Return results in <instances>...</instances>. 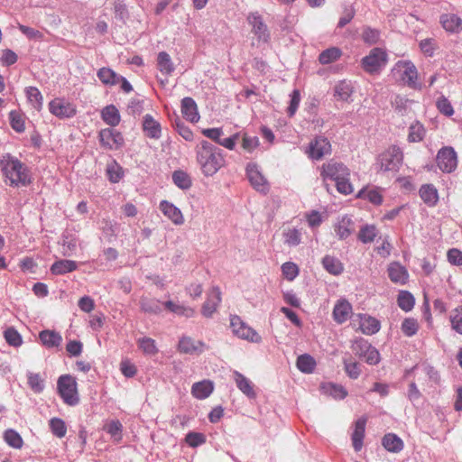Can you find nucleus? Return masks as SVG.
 <instances>
[{
	"mask_svg": "<svg viewBox=\"0 0 462 462\" xmlns=\"http://www.w3.org/2000/svg\"><path fill=\"white\" fill-rule=\"evenodd\" d=\"M0 166L5 183L12 187H26L31 184L32 178L29 169L17 158L9 153L4 154L0 159Z\"/></svg>",
	"mask_w": 462,
	"mask_h": 462,
	"instance_id": "obj_1",
	"label": "nucleus"
},
{
	"mask_svg": "<svg viewBox=\"0 0 462 462\" xmlns=\"http://www.w3.org/2000/svg\"><path fill=\"white\" fill-rule=\"evenodd\" d=\"M197 161L204 175L213 176L224 165L225 158L221 150L208 141H202L196 148Z\"/></svg>",
	"mask_w": 462,
	"mask_h": 462,
	"instance_id": "obj_2",
	"label": "nucleus"
},
{
	"mask_svg": "<svg viewBox=\"0 0 462 462\" xmlns=\"http://www.w3.org/2000/svg\"><path fill=\"white\" fill-rule=\"evenodd\" d=\"M320 175L323 180L327 179L336 182L337 190L344 195H349L354 189L350 182V170L342 162L329 161L321 167Z\"/></svg>",
	"mask_w": 462,
	"mask_h": 462,
	"instance_id": "obj_3",
	"label": "nucleus"
},
{
	"mask_svg": "<svg viewBox=\"0 0 462 462\" xmlns=\"http://www.w3.org/2000/svg\"><path fill=\"white\" fill-rule=\"evenodd\" d=\"M58 393L63 402L69 406H75L79 402L78 383L72 375L63 374L57 382Z\"/></svg>",
	"mask_w": 462,
	"mask_h": 462,
	"instance_id": "obj_4",
	"label": "nucleus"
},
{
	"mask_svg": "<svg viewBox=\"0 0 462 462\" xmlns=\"http://www.w3.org/2000/svg\"><path fill=\"white\" fill-rule=\"evenodd\" d=\"M351 349L356 356L364 359L368 365H374L380 362L379 351L362 337L352 342Z\"/></svg>",
	"mask_w": 462,
	"mask_h": 462,
	"instance_id": "obj_5",
	"label": "nucleus"
},
{
	"mask_svg": "<svg viewBox=\"0 0 462 462\" xmlns=\"http://www.w3.org/2000/svg\"><path fill=\"white\" fill-rule=\"evenodd\" d=\"M380 167L386 171H397L403 162V153L400 147L392 145L380 154Z\"/></svg>",
	"mask_w": 462,
	"mask_h": 462,
	"instance_id": "obj_6",
	"label": "nucleus"
},
{
	"mask_svg": "<svg viewBox=\"0 0 462 462\" xmlns=\"http://www.w3.org/2000/svg\"><path fill=\"white\" fill-rule=\"evenodd\" d=\"M387 62L386 52L380 48H374L369 54L362 59L363 69L370 74H374L385 66Z\"/></svg>",
	"mask_w": 462,
	"mask_h": 462,
	"instance_id": "obj_7",
	"label": "nucleus"
},
{
	"mask_svg": "<svg viewBox=\"0 0 462 462\" xmlns=\"http://www.w3.org/2000/svg\"><path fill=\"white\" fill-rule=\"evenodd\" d=\"M230 328L233 333L240 338L255 343L260 342L262 339L261 336L254 329L249 327L236 315L231 316Z\"/></svg>",
	"mask_w": 462,
	"mask_h": 462,
	"instance_id": "obj_8",
	"label": "nucleus"
},
{
	"mask_svg": "<svg viewBox=\"0 0 462 462\" xmlns=\"http://www.w3.org/2000/svg\"><path fill=\"white\" fill-rule=\"evenodd\" d=\"M437 165L443 172H452L457 166V156L454 148L445 146L441 148L436 157Z\"/></svg>",
	"mask_w": 462,
	"mask_h": 462,
	"instance_id": "obj_9",
	"label": "nucleus"
},
{
	"mask_svg": "<svg viewBox=\"0 0 462 462\" xmlns=\"http://www.w3.org/2000/svg\"><path fill=\"white\" fill-rule=\"evenodd\" d=\"M51 114L60 119L73 117L77 113V106L64 98H54L49 103Z\"/></svg>",
	"mask_w": 462,
	"mask_h": 462,
	"instance_id": "obj_10",
	"label": "nucleus"
},
{
	"mask_svg": "<svg viewBox=\"0 0 462 462\" xmlns=\"http://www.w3.org/2000/svg\"><path fill=\"white\" fill-rule=\"evenodd\" d=\"M98 137L101 146L108 150H117L121 148L125 143L122 134L112 128L100 130Z\"/></svg>",
	"mask_w": 462,
	"mask_h": 462,
	"instance_id": "obj_11",
	"label": "nucleus"
},
{
	"mask_svg": "<svg viewBox=\"0 0 462 462\" xmlns=\"http://www.w3.org/2000/svg\"><path fill=\"white\" fill-rule=\"evenodd\" d=\"M331 144L328 138L318 136L309 144L306 153L313 160H320L324 156L330 154Z\"/></svg>",
	"mask_w": 462,
	"mask_h": 462,
	"instance_id": "obj_12",
	"label": "nucleus"
},
{
	"mask_svg": "<svg viewBox=\"0 0 462 462\" xmlns=\"http://www.w3.org/2000/svg\"><path fill=\"white\" fill-rule=\"evenodd\" d=\"M246 176L255 190L262 193H266L269 190V183L256 164L249 163L247 165Z\"/></svg>",
	"mask_w": 462,
	"mask_h": 462,
	"instance_id": "obj_13",
	"label": "nucleus"
},
{
	"mask_svg": "<svg viewBox=\"0 0 462 462\" xmlns=\"http://www.w3.org/2000/svg\"><path fill=\"white\" fill-rule=\"evenodd\" d=\"M247 22L252 27V32L256 36L258 41L267 42L270 39V33L266 24L263 23L262 16L258 13H251L247 16Z\"/></svg>",
	"mask_w": 462,
	"mask_h": 462,
	"instance_id": "obj_14",
	"label": "nucleus"
},
{
	"mask_svg": "<svg viewBox=\"0 0 462 462\" xmlns=\"http://www.w3.org/2000/svg\"><path fill=\"white\" fill-rule=\"evenodd\" d=\"M207 348L206 344L199 340H195L189 337H183L180 339L178 349L180 353L188 355L201 354Z\"/></svg>",
	"mask_w": 462,
	"mask_h": 462,
	"instance_id": "obj_15",
	"label": "nucleus"
},
{
	"mask_svg": "<svg viewBox=\"0 0 462 462\" xmlns=\"http://www.w3.org/2000/svg\"><path fill=\"white\" fill-rule=\"evenodd\" d=\"M221 302V291L218 287H213L208 294L207 300L202 306V315L206 318H210L216 312L217 306Z\"/></svg>",
	"mask_w": 462,
	"mask_h": 462,
	"instance_id": "obj_16",
	"label": "nucleus"
},
{
	"mask_svg": "<svg viewBox=\"0 0 462 462\" xmlns=\"http://www.w3.org/2000/svg\"><path fill=\"white\" fill-rule=\"evenodd\" d=\"M359 327L356 330H360L365 335H374L380 330L381 324L378 319L367 314H358Z\"/></svg>",
	"mask_w": 462,
	"mask_h": 462,
	"instance_id": "obj_17",
	"label": "nucleus"
},
{
	"mask_svg": "<svg viewBox=\"0 0 462 462\" xmlns=\"http://www.w3.org/2000/svg\"><path fill=\"white\" fill-rule=\"evenodd\" d=\"M332 314L337 324H343L352 314V305L346 299H340L336 302Z\"/></svg>",
	"mask_w": 462,
	"mask_h": 462,
	"instance_id": "obj_18",
	"label": "nucleus"
},
{
	"mask_svg": "<svg viewBox=\"0 0 462 462\" xmlns=\"http://www.w3.org/2000/svg\"><path fill=\"white\" fill-rule=\"evenodd\" d=\"M160 209L173 224L180 226L184 223V217L180 209L168 200L161 201Z\"/></svg>",
	"mask_w": 462,
	"mask_h": 462,
	"instance_id": "obj_19",
	"label": "nucleus"
},
{
	"mask_svg": "<svg viewBox=\"0 0 462 462\" xmlns=\"http://www.w3.org/2000/svg\"><path fill=\"white\" fill-rule=\"evenodd\" d=\"M443 29L450 33L462 32V18L455 14H443L439 18Z\"/></svg>",
	"mask_w": 462,
	"mask_h": 462,
	"instance_id": "obj_20",
	"label": "nucleus"
},
{
	"mask_svg": "<svg viewBox=\"0 0 462 462\" xmlns=\"http://www.w3.org/2000/svg\"><path fill=\"white\" fill-rule=\"evenodd\" d=\"M366 421L367 419L365 417H362L355 423V429L352 433L351 439L353 448L356 452L360 451L363 448Z\"/></svg>",
	"mask_w": 462,
	"mask_h": 462,
	"instance_id": "obj_21",
	"label": "nucleus"
},
{
	"mask_svg": "<svg viewBox=\"0 0 462 462\" xmlns=\"http://www.w3.org/2000/svg\"><path fill=\"white\" fill-rule=\"evenodd\" d=\"M388 276L394 283L405 284L409 278V273L404 266L399 263H392L389 264Z\"/></svg>",
	"mask_w": 462,
	"mask_h": 462,
	"instance_id": "obj_22",
	"label": "nucleus"
},
{
	"mask_svg": "<svg viewBox=\"0 0 462 462\" xmlns=\"http://www.w3.org/2000/svg\"><path fill=\"white\" fill-rule=\"evenodd\" d=\"M402 72V79L409 86L414 87L418 79V71L416 67L411 61H403L398 64Z\"/></svg>",
	"mask_w": 462,
	"mask_h": 462,
	"instance_id": "obj_23",
	"label": "nucleus"
},
{
	"mask_svg": "<svg viewBox=\"0 0 462 462\" xmlns=\"http://www.w3.org/2000/svg\"><path fill=\"white\" fill-rule=\"evenodd\" d=\"M143 130L146 136L159 139L162 135L161 124L151 115H145L143 120Z\"/></svg>",
	"mask_w": 462,
	"mask_h": 462,
	"instance_id": "obj_24",
	"label": "nucleus"
},
{
	"mask_svg": "<svg viewBox=\"0 0 462 462\" xmlns=\"http://www.w3.org/2000/svg\"><path fill=\"white\" fill-rule=\"evenodd\" d=\"M181 113L191 123H196L200 118L197 104L191 97H184L181 100Z\"/></svg>",
	"mask_w": 462,
	"mask_h": 462,
	"instance_id": "obj_25",
	"label": "nucleus"
},
{
	"mask_svg": "<svg viewBox=\"0 0 462 462\" xmlns=\"http://www.w3.org/2000/svg\"><path fill=\"white\" fill-rule=\"evenodd\" d=\"M334 229L339 239H346L354 231V222L349 217L343 216L335 224Z\"/></svg>",
	"mask_w": 462,
	"mask_h": 462,
	"instance_id": "obj_26",
	"label": "nucleus"
},
{
	"mask_svg": "<svg viewBox=\"0 0 462 462\" xmlns=\"http://www.w3.org/2000/svg\"><path fill=\"white\" fill-rule=\"evenodd\" d=\"M419 194L429 207L436 206L439 201V192L433 184H423L419 189Z\"/></svg>",
	"mask_w": 462,
	"mask_h": 462,
	"instance_id": "obj_27",
	"label": "nucleus"
},
{
	"mask_svg": "<svg viewBox=\"0 0 462 462\" xmlns=\"http://www.w3.org/2000/svg\"><path fill=\"white\" fill-rule=\"evenodd\" d=\"M214 390V383L210 380H203L193 383L191 387V394L199 400L208 398Z\"/></svg>",
	"mask_w": 462,
	"mask_h": 462,
	"instance_id": "obj_28",
	"label": "nucleus"
},
{
	"mask_svg": "<svg viewBox=\"0 0 462 462\" xmlns=\"http://www.w3.org/2000/svg\"><path fill=\"white\" fill-rule=\"evenodd\" d=\"M234 380L236 383L237 388L247 397L254 398L256 393L254 390L252 382L238 371L233 373Z\"/></svg>",
	"mask_w": 462,
	"mask_h": 462,
	"instance_id": "obj_29",
	"label": "nucleus"
},
{
	"mask_svg": "<svg viewBox=\"0 0 462 462\" xmlns=\"http://www.w3.org/2000/svg\"><path fill=\"white\" fill-rule=\"evenodd\" d=\"M39 338L47 348L58 347L62 343L61 335L54 330H42L39 334Z\"/></svg>",
	"mask_w": 462,
	"mask_h": 462,
	"instance_id": "obj_30",
	"label": "nucleus"
},
{
	"mask_svg": "<svg viewBox=\"0 0 462 462\" xmlns=\"http://www.w3.org/2000/svg\"><path fill=\"white\" fill-rule=\"evenodd\" d=\"M101 117L106 125L113 127L118 125L121 121L119 111L114 105L105 106L101 111Z\"/></svg>",
	"mask_w": 462,
	"mask_h": 462,
	"instance_id": "obj_31",
	"label": "nucleus"
},
{
	"mask_svg": "<svg viewBox=\"0 0 462 462\" xmlns=\"http://www.w3.org/2000/svg\"><path fill=\"white\" fill-rule=\"evenodd\" d=\"M78 268L77 263L72 260L56 261L51 267V272L55 275H63L71 273Z\"/></svg>",
	"mask_w": 462,
	"mask_h": 462,
	"instance_id": "obj_32",
	"label": "nucleus"
},
{
	"mask_svg": "<svg viewBox=\"0 0 462 462\" xmlns=\"http://www.w3.org/2000/svg\"><path fill=\"white\" fill-rule=\"evenodd\" d=\"M382 444L384 448L390 452L398 453L403 448L402 440L397 435L393 433L384 435Z\"/></svg>",
	"mask_w": 462,
	"mask_h": 462,
	"instance_id": "obj_33",
	"label": "nucleus"
},
{
	"mask_svg": "<svg viewBox=\"0 0 462 462\" xmlns=\"http://www.w3.org/2000/svg\"><path fill=\"white\" fill-rule=\"evenodd\" d=\"M426 135V129L421 123L415 121L412 123L408 131L407 140L410 143H420Z\"/></svg>",
	"mask_w": 462,
	"mask_h": 462,
	"instance_id": "obj_34",
	"label": "nucleus"
},
{
	"mask_svg": "<svg viewBox=\"0 0 462 462\" xmlns=\"http://www.w3.org/2000/svg\"><path fill=\"white\" fill-rule=\"evenodd\" d=\"M97 75L105 85L115 86L119 83L120 76L110 68L103 67L99 69Z\"/></svg>",
	"mask_w": 462,
	"mask_h": 462,
	"instance_id": "obj_35",
	"label": "nucleus"
},
{
	"mask_svg": "<svg viewBox=\"0 0 462 462\" xmlns=\"http://www.w3.org/2000/svg\"><path fill=\"white\" fill-rule=\"evenodd\" d=\"M25 95L28 102L37 111L42 108L43 97L36 87H28L25 88Z\"/></svg>",
	"mask_w": 462,
	"mask_h": 462,
	"instance_id": "obj_36",
	"label": "nucleus"
},
{
	"mask_svg": "<svg viewBox=\"0 0 462 462\" xmlns=\"http://www.w3.org/2000/svg\"><path fill=\"white\" fill-rule=\"evenodd\" d=\"M342 51L337 47H330L320 52L319 61L322 65H328L340 59Z\"/></svg>",
	"mask_w": 462,
	"mask_h": 462,
	"instance_id": "obj_37",
	"label": "nucleus"
},
{
	"mask_svg": "<svg viewBox=\"0 0 462 462\" xmlns=\"http://www.w3.org/2000/svg\"><path fill=\"white\" fill-rule=\"evenodd\" d=\"M322 264L325 270L333 275H338L344 270L343 263L340 260L331 255H326L322 259Z\"/></svg>",
	"mask_w": 462,
	"mask_h": 462,
	"instance_id": "obj_38",
	"label": "nucleus"
},
{
	"mask_svg": "<svg viewBox=\"0 0 462 462\" xmlns=\"http://www.w3.org/2000/svg\"><path fill=\"white\" fill-rule=\"evenodd\" d=\"M141 310L149 314H158L162 311L161 302L159 300L143 296L140 300Z\"/></svg>",
	"mask_w": 462,
	"mask_h": 462,
	"instance_id": "obj_39",
	"label": "nucleus"
},
{
	"mask_svg": "<svg viewBox=\"0 0 462 462\" xmlns=\"http://www.w3.org/2000/svg\"><path fill=\"white\" fill-rule=\"evenodd\" d=\"M157 67L159 70L169 76L174 71V65L171 61L170 55L166 51H161L157 57Z\"/></svg>",
	"mask_w": 462,
	"mask_h": 462,
	"instance_id": "obj_40",
	"label": "nucleus"
},
{
	"mask_svg": "<svg viewBox=\"0 0 462 462\" xmlns=\"http://www.w3.org/2000/svg\"><path fill=\"white\" fill-rule=\"evenodd\" d=\"M321 387L325 393L335 399L343 400L347 396V391L340 384L327 383L322 384Z\"/></svg>",
	"mask_w": 462,
	"mask_h": 462,
	"instance_id": "obj_41",
	"label": "nucleus"
},
{
	"mask_svg": "<svg viewBox=\"0 0 462 462\" xmlns=\"http://www.w3.org/2000/svg\"><path fill=\"white\" fill-rule=\"evenodd\" d=\"M137 346L146 356H154L158 353V347L154 339L143 337L137 339Z\"/></svg>",
	"mask_w": 462,
	"mask_h": 462,
	"instance_id": "obj_42",
	"label": "nucleus"
},
{
	"mask_svg": "<svg viewBox=\"0 0 462 462\" xmlns=\"http://www.w3.org/2000/svg\"><path fill=\"white\" fill-rule=\"evenodd\" d=\"M106 176L110 182L117 183L124 176L123 168L115 160L106 165Z\"/></svg>",
	"mask_w": 462,
	"mask_h": 462,
	"instance_id": "obj_43",
	"label": "nucleus"
},
{
	"mask_svg": "<svg viewBox=\"0 0 462 462\" xmlns=\"http://www.w3.org/2000/svg\"><path fill=\"white\" fill-rule=\"evenodd\" d=\"M296 365L300 371L306 374H310L316 367V361L311 356L304 354L297 358Z\"/></svg>",
	"mask_w": 462,
	"mask_h": 462,
	"instance_id": "obj_44",
	"label": "nucleus"
},
{
	"mask_svg": "<svg viewBox=\"0 0 462 462\" xmlns=\"http://www.w3.org/2000/svg\"><path fill=\"white\" fill-rule=\"evenodd\" d=\"M357 198L367 199L374 205H380L383 202V196L377 189H362L357 193Z\"/></svg>",
	"mask_w": 462,
	"mask_h": 462,
	"instance_id": "obj_45",
	"label": "nucleus"
},
{
	"mask_svg": "<svg viewBox=\"0 0 462 462\" xmlns=\"http://www.w3.org/2000/svg\"><path fill=\"white\" fill-rule=\"evenodd\" d=\"M354 90L350 83L340 81L335 86V97L342 101H347Z\"/></svg>",
	"mask_w": 462,
	"mask_h": 462,
	"instance_id": "obj_46",
	"label": "nucleus"
},
{
	"mask_svg": "<svg viewBox=\"0 0 462 462\" xmlns=\"http://www.w3.org/2000/svg\"><path fill=\"white\" fill-rule=\"evenodd\" d=\"M165 308L177 315L184 316L186 318L193 317L195 310L192 308L186 307L183 305L176 304L171 300H168L164 303Z\"/></svg>",
	"mask_w": 462,
	"mask_h": 462,
	"instance_id": "obj_47",
	"label": "nucleus"
},
{
	"mask_svg": "<svg viewBox=\"0 0 462 462\" xmlns=\"http://www.w3.org/2000/svg\"><path fill=\"white\" fill-rule=\"evenodd\" d=\"M28 385L34 393H41L44 389V379L39 373L29 372L27 374Z\"/></svg>",
	"mask_w": 462,
	"mask_h": 462,
	"instance_id": "obj_48",
	"label": "nucleus"
},
{
	"mask_svg": "<svg viewBox=\"0 0 462 462\" xmlns=\"http://www.w3.org/2000/svg\"><path fill=\"white\" fill-rule=\"evenodd\" d=\"M397 303L400 309L408 312L413 309L415 300L411 292L407 291H402L398 295Z\"/></svg>",
	"mask_w": 462,
	"mask_h": 462,
	"instance_id": "obj_49",
	"label": "nucleus"
},
{
	"mask_svg": "<svg viewBox=\"0 0 462 462\" xmlns=\"http://www.w3.org/2000/svg\"><path fill=\"white\" fill-rule=\"evenodd\" d=\"M449 321L451 328L462 335V305L456 307L450 311Z\"/></svg>",
	"mask_w": 462,
	"mask_h": 462,
	"instance_id": "obj_50",
	"label": "nucleus"
},
{
	"mask_svg": "<svg viewBox=\"0 0 462 462\" xmlns=\"http://www.w3.org/2000/svg\"><path fill=\"white\" fill-rule=\"evenodd\" d=\"M174 184L181 189H188L191 187V179L188 173L183 171H176L172 174Z\"/></svg>",
	"mask_w": 462,
	"mask_h": 462,
	"instance_id": "obj_51",
	"label": "nucleus"
},
{
	"mask_svg": "<svg viewBox=\"0 0 462 462\" xmlns=\"http://www.w3.org/2000/svg\"><path fill=\"white\" fill-rule=\"evenodd\" d=\"M104 430L111 435L116 442L122 440L123 426L119 420H112L105 425Z\"/></svg>",
	"mask_w": 462,
	"mask_h": 462,
	"instance_id": "obj_52",
	"label": "nucleus"
},
{
	"mask_svg": "<svg viewBox=\"0 0 462 462\" xmlns=\"http://www.w3.org/2000/svg\"><path fill=\"white\" fill-rule=\"evenodd\" d=\"M343 364L346 374L351 379H357L360 376L361 369L359 363L353 361L351 359L344 358Z\"/></svg>",
	"mask_w": 462,
	"mask_h": 462,
	"instance_id": "obj_53",
	"label": "nucleus"
},
{
	"mask_svg": "<svg viewBox=\"0 0 462 462\" xmlns=\"http://www.w3.org/2000/svg\"><path fill=\"white\" fill-rule=\"evenodd\" d=\"M376 236V227L373 225H367L360 229L358 234V239L364 244H367L373 242Z\"/></svg>",
	"mask_w": 462,
	"mask_h": 462,
	"instance_id": "obj_54",
	"label": "nucleus"
},
{
	"mask_svg": "<svg viewBox=\"0 0 462 462\" xmlns=\"http://www.w3.org/2000/svg\"><path fill=\"white\" fill-rule=\"evenodd\" d=\"M401 329L406 337H412L419 330V323L413 318H406L402 322Z\"/></svg>",
	"mask_w": 462,
	"mask_h": 462,
	"instance_id": "obj_55",
	"label": "nucleus"
},
{
	"mask_svg": "<svg viewBox=\"0 0 462 462\" xmlns=\"http://www.w3.org/2000/svg\"><path fill=\"white\" fill-rule=\"evenodd\" d=\"M50 428L53 435L61 439L67 433V427L63 420L60 418H52L50 420Z\"/></svg>",
	"mask_w": 462,
	"mask_h": 462,
	"instance_id": "obj_56",
	"label": "nucleus"
},
{
	"mask_svg": "<svg viewBox=\"0 0 462 462\" xmlns=\"http://www.w3.org/2000/svg\"><path fill=\"white\" fill-rule=\"evenodd\" d=\"M5 440L14 448H21L23 444L22 437L14 430H7L5 432Z\"/></svg>",
	"mask_w": 462,
	"mask_h": 462,
	"instance_id": "obj_57",
	"label": "nucleus"
},
{
	"mask_svg": "<svg viewBox=\"0 0 462 462\" xmlns=\"http://www.w3.org/2000/svg\"><path fill=\"white\" fill-rule=\"evenodd\" d=\"M282 272L285 279L293 281L299 274V267L292 262H286L282 265Z\"/></svg>",
	"mask_w": 462,
	"mask_h": 462,
	"instance_id": "obj_58",
	"label": "nucleus"
},
{
	"mask_svg": "<svg viewBox=\"0 0 462 462\" xmlns=\"http://www.w3.org/2000/svg\"><path fill=\"white\" fill-rule=\"evenodd\" d=\"M5 338L6 342L13 346H20L23 343L21 335L14 328H8L5 331Z\"/></svg>",
	"mask_w": 462,
	"mask_h": 462,
	"instance_id": "obj_59",
	"label": "nucleus"
},
{
	"mask_svg": "<svg viewBox=\"0 0 462 462\" xmlns=\"http://www.w3.org/2000/svg\"><path fill=\"white\" fill-rule=\"evenodd\" d=\"M380 38V32L371 27H365L362 32V39L367 44H375Z\"/></svg>",
	"mask_w": 462,
	"mask_h": 462,
	"instance_id": "obj_60",
	"label": "nucleus"
},
{
	"mask_svg": "<svg viewBox=\"0 0 462 462\" xmlns=\"http://www.w3.org/2000/svg\"><path fill=\"white\" fill-rule=\"evenodd\" d=\"M436 106L439 111L447 116H451L454 114V109L451 103L444 96L440 97L437 100Z\"/></svg>",
	"mask_w": 462,
	"mask_h": 462,
	"instance_id": "obj_61",
	"label": "nucleus"
},
{
	"mask_svg": "<svg viewBox=\"0 0 462 462\" xmlns=\"http://www.w3.org/2000/svg\"><path fill=\"white\" fill-rule=\"evenodd\" d=\"M284 238L288 245L294 246L300 243V233L295 228L288 229L284 233Z\"/></svg>",
	"mask_w": 462,
	"mask_h": 462,
	"instance_id": "obj_62",
	"label": "nucleus"
},
{
	"mask_svg": "<svg viewBox=\"0 0 462 462\" xmlns=\"http://www.w3.org/2000/svg\"><path fill=\"white\" fill-rule=\"evenodd\" d=\"M185 440L190 447H198L206 441V438L202 433L189 432L186 435Z\"/></svg>",
	"mask_w": 462,
	"mask_h": 462,
	"instance_id": "obj_63",
	"label": "nucleus"
},
{
	"mask_svg": "<svg viewBox=\"0 0 462 462\" xmlns=\"http://www.w3.org/2000/svg\"><path fill=\"white\" fill-rule=\"evenodd\" d=\"M448 261L457 266L462 265V252L457 248H452L448 251Z\"/></svg>",
	"mask_w": 462,
	"mask_h": 462,
	"instance_id": "obj_64",
	"label": "nucleus"
}]
</instances>
